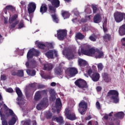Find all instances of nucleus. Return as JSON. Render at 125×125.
<instances>
[{
    "label": "nucleus",
    "instance_id": "f257e3e1",
    "mask_svg": "<svg viewBox=\"0 0 125 125\" xmlns=\"http://www.w3.org/2000/svg\"><path fill=\"white\" fill-rule=\"evenodd\" d=\"M40 51L36 50L34 48L30 49L27 54V61L25 63V66L27 68L35 69L37 66V62L34 59V56H39Z\"/></svg>",
    "mask_w": 125,
    "mask_h": 125
},
{
    "label": "nucleus",
    "instance_id": "f03ea898",
    "mask_svg": "<svg viewBox=\"0 0 125 125\" xmlns=\"http://www.w3.org/2000/svg\"><path fill=\"white\" fill-rule=\"evenodd\" d=\"M75 85L78 86L79 88H81L82 90H85L88 88V85H87V83L85 80L79 79H77L74 83Z\"/></svg>",
    "mask_w": 125,
    "mask_h": 125
},
{
    "label": "nucleus",
    "instance_id": "7ed1b4c3",
    "mask_svg": "<svg viewBox=\"0 0 125 125\" xmlns=\"http://www.w3.org/2000/svg\"><path fill=\"white\" fill-rule=\"evenodd\" d=\"M112 95L110 99L113 100L114 103H119V92L116 90H110L107 93V96Z\"/></svg>",
    "mask_w": 125,
    "mask_h": 125
},
{
    "label": "nucleus",
    "instance_id": "20e7f679",
    "mask_svg": "<svg viewBox=\"0 0 125 125\" xmlns=\"http://www.w3.org/2000/svg\"><path fill=\"white\" fill-rule=\"evenodd\" d=\"M17 18H18V15L15 14L9 19L8 22L9 24H11L9 26L10 29H13L15 28L16 25L18 24H19V21H16Z\"/></svg>",
    "mask_w": 125,
    "mask_h": 125
},
{
    "label": "nucleus",
    "instance_id": "39448f33",
    "mask_svg": "<svg viewBox=\"0 0 125 125\" xmlns=\"http://www.w3.org/2000/svg\"><path fill=\"white\" fill-rule=\"evenodd\" d=\"M87 74L93 82H98L100 79V74L97 72H93L92 69H89L88 70Z\"/></svg>",
    "mask_w": 125,
    "mask_h": 125
},
{
    "label": "nucleus",
    "instance_id": "423d86ee",
    "mask_svg": "<svg viewBox=\"0 0 125 125\" xmlns=\"http://www.w3.org/2000/svg\"><path fill=\"white\" fill-rule=\"evenodd\" d=\"M65 73L67 76L75 77L79 72L78 71V69L75 67H69L65 69Z\"/></svg>",
    "mask_w": 125,
    "mask_h": 125
},
{
    "label": "nucleus",
    "instance_id": "0eeeda50",
    "mask_svg": "<svg viewBox=\"0 0 125 125\" xmlns=\"http://www.w3.org/2000/svg\"><path fill=\"white\" fill-rule=\"evenodd\" d=\"M57 35L59 41H63L67 37V30L66 29H59L57 31Z\"/></svg>",
    "mask_w": 125,
    "mask_h": 125
},
{
    "label": "nucleus",
    "instance_id": "6e6552de",
    "mask_svg": "<svg viewBox=\"0 0 125 125\" xmlns=\"http://www.w3.org/2000/svg\"><path fill=\"white\" fill-rule=\"evenodd\" d=\"M96 49H94L93 48H91L87 49H82L81 52L84 55H87V56H94L95 54Z\"/></svg>",
    "mask_w": 125,
    "mask_h": 125
},
{
    "label": "nucleus",
    "instance_id": "1a4fd4ad",
    "mask_svg": "<svg viewBox=\"0 0 125 125\" xmlns=\"http://www.w3.org/2000/svg\"><path fill=\"white\" fill-rule=\"evenodd\" d=\"M79 111L80 114H81V115H83V113L86 111V109L87 108V103L84 100L82 101L79 103Z\"/></svg>",
    "mask_w": 125,
    "mask_h": 125
},
{
    "label": "nucleus",
    "instance_id": "9d476101",
    "mask_svg": "<svg viewBox=\"0 0 125 125\" xmlns=\"http://www.w3.org/2000/svg\"><path fill=\"white\" fill-rule=\"evenodd\" d=\"M45 56L49 59H54L55 57H58L57 51L53 50H49L45 53Z\"/></svg>",
    "mask_w": 125,
    "mask_h": 125
},
{
    "label": "nucleus",
    "instance_id": "9b49d317",
    "mask_svg": "<svg viewBox=\"0 0 125 125\" xmlns=\"http://www.w3.org/2000/svg\"><path fill=\"white\" fill-rule=\"evenodd\" d=\"M115 21L117 23H120L124 20V13L120 12H116L114 13Z\"/></svg>",
    "mask_w": 125,
    "mask_h": 125
},
{
    "label": "nucleus",
    "instance_id": "f8f14e48",
    "mask_svg": "<svg viewBox=\"0 0 125 125\" xmlns=\"http://www.w3.org/2000/svg\"><path fill=\"white\" fill-rule=\"evenodd\" d=\"M47 102H48V100L47 98H44L42 99V101L40 103L38 104L36 106L37 110H42L43 109L46 104H47Z\"/></svg>",
    "mask_w": 125,
    "mask_h": 125
},
{
    "label": "nucleus",
    "instance_id": "ddd939ff",
    "mask_svg": "<svg viewBox=\"0 0 125 125\" xmlns=\"http://www.w3.org/2000/svg\"><path fill=\"white\" fill-rule=\"evenodd\" d=\"M36 8H37V6L35 2H31L29 3L28 4V6L27 8V10L29 14H31V13H33V12H35Z\"/></svg>",
    "mask_w": 125,
    "mask_h": 125
},
{
    "label": "nucleus",
    "instance_id": "4468645a",
    "mask_svg": "<svg viewBox=\"0 0 125 125\" xmlns=\"http://www.w3.org/2000/svg\"><path fill=\"white\" fill-rule=\"evenodd\" d=\"M15 11H16V8L11 5H7L3 9L5 14H7V12H15Z\"/></svg>",
    "mask_w": 125,
    "mask_h": 125
},
{
    "label": "nucleus",
    "instance_id": "2eb2a0df",
    "mask_svg": "<svg viewBox=\"0 0 125 125\" xmlns=\"http://www.w3.org/2000/svg\"><path fill=\"white\" fill-rule=\"evenodd\" d=\"M104 57V52L99 49H96V52L94 54V58L96 59H101Z\"/></svg>",
    "mask_w": 125,
    "mask_h": 125
},
{
    "label": "nucleus",
    "instance_id": "dca6fc26",
    "mask_svg": "<svg viewBox=\"0 0 125 125\" xmlns=\"http://www.w3.org/2000/svg\"><path fill=\"white\" fill-rule=\"evenodd\" d=\"M55 75L57 76H62L63 75V68L60 66L56 67L54 70Z\"/></svg>",
    "mask_w": 125,
    "mask_h": 125
},
{
    "label": "nucleus",
    "instance_id": "f3484780",
    "mask_svg": "<svg viewBox=\"0 0 125 125\" xmlns=\"http://www.w3.org/2000/svg\"><path fill=\"white\" fill-rule=\"evenodd\" d=\"M52 121H56L57 123H59V125H63L64 124V120L63 119V117L60 116L58 117L57 116H53L52 118Z\"/></svg>",
    "mask_w": 125,
    "mask_h": 125
},
{
    "label": "nucleus",
    "instance_id": "a211bd4d",
    "mask_svg": "<svg viewBox=\"0 0 125 125\" xmlns=\"http://www.w3.org/2000/svg\"><path fill=\"white\" fill-rule=\"evenodd\" d=\"M62 106V103L60 99H58L56 101V107L57 109V114L60 113V109Z\"/></svg>",
    "mask_w": 125,
    "mask_h": 125
},
{
    "label": "nucleus",
    "instance_id": "6ab92c4d",
    "mask_svg": "<svg viewBox=\"0 0 125 125\" xmlns=\"http://www.w3.org/2000/svg\"><path fill=\"white\" fill-rule=\"evenodd\" d=\"M16 92L18 96L19 101H22V97L23 96V94H22V91L20 90L19 87H16Z\"/></svg>",
    "mask_w": 125,
    "mask_h": 125
},
{
    "label": "nucleus",
    "instance_id": "aec40b11",
    "mask_svg": "<svg viewBox=\"0 0 125 125\" xmlns=\"http://www.w3.org/2000/svg\"><path fill=\"white\" fill-rule=\"evenodd\" d=\"M102 18H101V16L99 14H97L94 16L93 18L94 23H98L101 22Z\"/></svg>",
    "mask_w": 125,
    "mask_h": 125
},
{
    "label": "nucleus",
    "instance_id": "412c9836",
    "mask_svg": "<svg viewBox=\"0 0 125 125\" xmlns=\"http://www.w3.org/2000/svg\"><path fill=\"white\" fill-rule=\"evenodd\" d=\"M78 65L80 67H85L87 65V62L83 60L82 59H79L78 61Z\"/></svg>",
    "mask_w": 125,
    "mask_h": 125
},
{
    "label": "nucleus",
    "instance_id": "4be33fe9",
    "mask_svg": "<svg viewBox=\"0 0 125 125\" xmlns=\"http://www.w3.org/2000/svg\"><path fill=\"white\" fill-rule=\"evenodd\" d=\"M66 118L68 120H70V121H75V120L78 119V117H76V114H75L74 112L69 113V114L66 116Z\"/></svg>",
    "mask_w": 125,
    "mask_h": 125
},
{
    "label": "nucleus",
    "instance_id": "5701e85b",
    "mask_svg": "<svg viewBox=\"0 0 125 125\" xmlns=\"http://www.w3.org/2000/svg\"><path fill=\"white\" fill-rule=\"evenodd\" d=\"M119 33L120 36H125V24L119 27Z\"/></svg>",
    "mask_w": 125,
    "mask_h": 125
},
{
    "label": "nucleus",
    "instance_id": "b1692460",
    "mask_svg": "<svg viewBox=\"0 0 125 125\" xmlns=\"http://www.w3.org/2000/svg\"><path fill=\"white\" fill-rule=\"evenodd\" d=\"M47 11V5L46 4H42L40 7V12L42 14L45 13Z\"/></svg>",
    "mask_w": 125,
    "mask_h": 125
},
{
    "label": "nucleus",
    "instance_id": "393cba45",
    "mask_svg": "<svg viewBox=\"0 0 125 125\" xmlns=\"http://www.w3.org/2000/svg\"><path fill=\"white\" fill-rule=\"evenodd\" d=\"M42 98V94L40 91H38L36 92L35 96H34V100L35 101H39L40 99Z\"/></svg>",
    "mask_w": 125,
    "mask_h": 125
},
{
    "label": "nucleus",
    "instance_id": "a878e982",
    "mask_svg": "<svg viewBox=\"0 0 125 125\" xmlns=\"http://www.w3.org/2000/svg\"><path fill=\"white\" fill-rule=\"evenodd\" d=\"M53 69V65L52 64H46L44 65L43 70L45 71H51Z\"/></svg>",
    "mask_w": 125,
    "mask_h": 125
},
{
    "label": "nucleus",
    "instance_id": "bb28decb",
    "mask_svg": "<svg viewBox=\"0 0 125 125\" xmlns=\"http://www.w3.org/2000/svg\"><path fill=\"white\" fill-rule=\"evenodd\" d=\"M26 73L29 76H31V77H34V76H36V74L37 72H36V70L34 69H27Z\"/></svg>",
    "mask_w": 125,
    "mask_h": 125
},
{
    "label": "nucleus",
    "instance_id": "cd10ccee",
    "mask_svg": "<svg viewBox=\"0 0 125 125\" xmlns=\"http://www.w3.org/2000/svg\"><path fill=\"white\" fill-rule=\"evenodd\" d=\"M52 5L57 8L60 6V1L59 0H52L51 1Z\"/></svg>",
    "mask_w": 125,
    "mask_h": 125
},
{
    "label": "nucleus",
    "instance_id": "c85d7f7f",
    "mask_svg": "<svg viewBox=\"0 0 125 125\" xmlns=\"http://www.w3.org/2000/svg\"><path fill=\"white\" fill-rule=\"evenodd\" d=\"M48 7L49 12H50L51 13H53V14H55V13H56V7L50 4L48 5Z\"/></svg>",
    "mask_w": 125,
    "mask_h": 125
},
{
    "label": "nucleus",
    "instance_id": "c756f323",
    "mask_svg": "<svg viewBox=\"0 0 125 125\" xmlns=\"http://www.w3.org/2000/svg\"><path fill=\"white\" fill-rule=\"evenodd\" d=\"M125 114L123 112H119L117 113L114 114V117L117 118L118 119H120V120H122L123 118H124Z\"/></svg>",
    "mask_w": 125,
    "mask_h": 125
},
{
    "label": "nucleus",
    "instance_id": "7c9ffc66",
    "mask_svg": "<svg viewBox=\"0 0 125 125\" xmlns=\"http://www.w3.org/2000/svg\"><path fill=\"white\" fill-rule=\"evenodd\" d=\"M62 15L63 18V19H67V18H69L70 17V13L66 11H62Z\"/></svg>",
    "mask_w": 125,
    "mask_h": 125
},
{
    "label": "nucleus",
    "instance_id": "2f4dec72",
    "mask_svg": "<svg viewBox=\"0 0 125 125\" xmlns=\"http://www.w3.org/2000/svg\"><path fill=\"white\" fill-rule=\"evenodd\" d=\"M76 38L78 40H83L84 39V35H83L81 32H79L76 34Z\"/></svg>",
    "mask_w": 125,
    "mask_h": 125
},
{
    "label": "nucleus",
    "instance_id": "473e14b6",
    "mask_svg": "<svg viewBox=\"0 0 125 125\" xmlns=\"http://www.w3.org/2000/svg\"><path fill=\"white\" fill-rule=\"evenodd\" d=\"M66 56L67 57V58L69 59V60L71 59H74L75 57V56L74 55V53L72 52H68L66 54Z\"/></svg>",
    "mask_w": 125,
    "mask_h": 125
},
{
    "label": "nucleus",
    "instance_id": "72a5a7b5",
    "mask_svg": "<svg viewBox=\"0 0 125 125\" xmlns=\"http://www.w3.org/2000/svg\"><path fill=\"white\" fill-rule=\"evenodd\" d=\"M51 16L54 22H55V23H59V19H58V17H57V15L56 13L52 15Z\"/></svg>",
    "mask_w": 125,
    "mask_h": 125
},
{
    "label": "nucleus",
    "instance_id": "f704fd0d",
    "mask_svg": "<svg viewBox=\"0 0 125 125\" xmlns=\"http://www.w3.org/2000/svg\"><path fill=\"white\" fill-rule=\"evenodd\" d=\"M18 29H22V28H25V23L24 21L21 20L18 24Z\"/></svg>",
    "mask_w": 125,
    "mask_h": 125
},
{
    "label": "nucleus",
    "instance_id": "c9c22d12",
    "mask_svg": "<svg viewBox=\"0 0 125 125\" xmlns=\"http://www.w3.org/2000/svg\"><path fill=\"white\" fill-rule=\"evenodd\" d=\"M104 40H106V41H111V35L109 34H105L104 36L103 37Z\"/></svg>",
    "mask_w": 125,
    "mask_h": 125
},
{
    "label": "nucleus",
    "instance_id": "e433bc0d",
    "mask_svg": "<svg viewBox=\"0 0 125 125\" xmlns=\"http://www.w3.org/2000/svg\"><path fill=\"white\" fill-rule=\"evenodd\" d=\"M15 123H16V118L13 117H12L11 120L9 121L8 124H9V125H14Z\"/></svg>",
    "mask_w": 125,
    "mask_h": 125
},
{
    "label": "nucleus",
    "instance_id": "4c0bfd02",
    "mask_svg": "<svg viewBox=\"0 0 125 125\" xmlns=\"http://www.w3.org/2000/svg\"><path fill=\"white\" fill-rule=\"evenodd\" d=\"M37 44L39 48H40V49H44L45 48V44L41 42H39Z\"/></svg>",
    "mask_w": 125,
    "mask_h": 125
},
{
    "label": "nucleus",
    "instance_id": "58836bf2",
    "mask_svg": "<svg viewBox=\"0 0 125 125\" xmlns=\"http://www.w3.org/2000/svg\"><path fill=\"white\" fill-rule=\"evenodd\" d=\"M92 8L93 10V13L95 14L97 12L98 8H97V5H92Z\"/></svg>",
    "mask_w": 125,
    "mask_h": 125
},
{
    "label": "nucleus",
    "instance_id": "ea45409f",
    "mask_svg": "<svg viewBox=\"0 0 125 125\" xmlns=\"http://www.w3.org/2000/svg\"><path fill=\"white\" fill-rule=\"evenodd\" d=\"M24 76V71L23 70H18L17 72V77H23Z\"/></svg>",
    "mask_w": 125,
    "mask_h": 125
},
{
    "label": "nucleus",
    "instance_id": "a19ab883",
    "mask_svg": "<svg viewBox=\"0 0 125 125\" xmlns=\"http://www.w3.org/2000/svg\"><path fill=\"white\" fill-rule=\"evenodd\" d=\"M46 118L48 119H51L52 118V113L50 111L47 112L46 113Z\"/></svg>",
    "mask_w": 125,
    "mask_h": 125
},
{
    "label": "nucleus",
    "instance_id": "79ce46f5",
    "mask_svg": "<svg viewBox=\"0 0 125 125\" xmlns=\"http://www.w3.org/2000/svg\"><path fill=\"white\" fill-rule=\"evenodd\" d=\"M97 67L99 71H102L103 70V64L102 63H100L98 64Z\"/></svg>",
    "mask_w": 125,
    "mask_h": 125
},
{
    "label": "nucleus",
    "instance_id": "37998d69",
    "mask_svg": "<svg viewBox=\"0 0 125 125\" xmlns=\"http://www.w3.org/2000/svg\"><path fill=\"white\" fill-rule=\"evenodd\" d=\"M41 93V95L46 96L47 95V90H43L40 91Z\"/></svg>",
    "mask_w": 125,
    "mask_h": 125
},
{
    "label": "nucleus",
    "instance_id": "c03bdc74",
    "mask_svg": "<svg viewBox=\"0 0 125 125\" xmlns=\"http://www.w3.org/2000/svg\"><path fill=\"white\" fill-rule=\"evenodd\" d=\"M102 76L103 80H104L109 77V74H108L107 73H102Z\"/></svg>",
    "mask_w": 125,
    "mask_h": 125
},
{
    "label": "nucleus",
    "instance_id": "a18cd8bd",
    "mask_svg": "<svg viewBox=\"0 0 125 125\" xmlns=\"http://www.w3.org/2000/svg\"><path fill=\"white\" fill-rule=\"evenodd\" d=\"M64 114H65L66 117L68 116V115H70V110H69V109L68 108H65V111H64Z\"/></svg>",
    "mask_w": 125,
    "mask_h": 125
},
{
    "label": "nucleus",
    "instance_id": "49530a36",
    "mask_svg": "<svg viewBox=\"0 0 125 125\" xmlns=\"http://www.w3.org/2000/svg\"><path fill=\"white\" fill-rule=\"evenodd\" d=\"M41 77L43 79H44V80H46L47 79H49V76H48V75L44 74H42Z\"/></svg>",
    "mask_w": 125,
    "mask_h": 125
},
{
    "label": "nucleus",
    "instance_id": "de8ad7c7",
    "mask_svg": "<svg viewBox=\"0 0 125 125\" xmlns=\"http://www.w3.org/2000/svg\"><path fill=\"white\" fill-rule=\"evenodd\" d=\"M89 39L90 41H91V42H96V37H94V36H90Z\"/></svg>",
    "mask_w": 125,
    "mask_h": 125
},
{
    "label": "nucleus",
    "instance_id": "09e8293b",
    "mask_svg": "<svg viewBox=\"0 0 125 125\" xmlns=\"http://www.w3.org/2000/svg\"><path fill=\"white\" fill-rule=\"evenodd\" d=\"M96 106L98 110H100L101 109V105H100V103H99V102H96Z\"/></svg>",
    "mask_w": 125,
    "mask_h": 125
},
{
    "label": "nucleus",
    "instance_id": "8fccbe9b",
    "mask_svg": "<svg viewBox=\"0 0 125 125\" xmlns=\"http://www.w3.org/2000/svg\"><path fill=\"white\" fill-rule=\"evenodd\" d=\"M104 81L105 83H111V82H112V79H111V78L108 77L106 78V79H104Z\"/></svg>",
    "mask_w": 125,
    "mask_h": 125
},
{
    "label": "nucleus",
    "instance_id": "3c124183",
    "mask_svg": "<svg viewBox=\"0 0 125 125\" xmlns=\"http://www.w3.org/2000/svg\"><path fill=\"white\" fill-rule=\"evenodd\" d=\"M121 42H122V45H123V46H125V37L121 39Z\"/></svg>",
    "mask_w": 125,
    "mask_h": 125
},
{
    "label": "nucleus",
    "instance_id": "603ef678",
    "mask_svg": "<svg viewBox=\"0 0 125 125\" xmlns=\"http://www.w3.org/2000/svg\"><path fill=\"white\" fill-rule=\"evenodd\" d=\"M6 91L12 93V92H13V89L12 88H9L6 89Z\"/></svg>",
    "mask_w": 125,
    "mask_h": 125
},
{
    "label": "nucleus",
    "instance_id": "864d4df0",
    "mask_svg": "<svg viewBox=\"0 0 125 125\" xmlns=\"http://www.w3.org/2000/svg\"><path fill=\"white\" fill-rule=\"evenodd\" d=\"M20 3L22 5L23 7H24V8H26V2L24 1H21Z\"/></svg>",
    "mask_w": 125,
    "mask_h": 125
},
{
    "label": "nucleus",
    "instance_id": "5fc2aeb1",
    "mask_svg": "<svg viewBox=\"0 0 125 125\" xmlns=\"http://www.w3.org/2000/svg\"><path fill=\"white\" fill-rule=\"evenodd\" d=\"M0 79L1 81H5L6 80V76L4 75H1Z\"/></svg>",
    "mask_w": 125,
    "mask_h": 125
},
{
    "label": "nucleus",
    "instance_id": "6e6d98bb",
    "mask_svg": "<svg viewBox=\"0 0 125 125\" xmlns=\"http://www.w3.org/2000/svg\"><path fill=\"white\" fill-rule=\"evenodd\" d=\"M9 113L10 114V116H13V115H14V112H13V110L11 109L9 110Z\"/></svg>",
    "mask_w": 125,
    "mask_h": 125
},
{
    "label": "nucleus",
    "instance_id": "4d7b16f0",
    "mask_svg": "<svg viewBox=\"0 0 125 125\" xmlns=\"http://www.w3.org/2000/svg\"><path fill=\"white\" fill-rule=\"evenodd\" d=\"M114 121H116V125H120V120H118V119H114Z\"/></svg>",
    "mask_w": 125,
    "mask_h": 125
},
{
    "label": "nucleus",
    "instance_id": "13d9d810",
    "mask_svg": "<svg viewBox=\"0 0 125 125\" xmlns=\"http://www.w3.org/2000/svg\"><path fill=\"white\" fill-rule=\"evenodd\" d=\"M96 89L97 91H101V90H102V87H101V86H97Z\"/></svg>",
    "mask_w": 125,
    "mask_h": 125
},
{
    "label": "nucleus",
    "instance_id": "bf43d9fd",
    "mask_svg": "<svg viewBox=\"0 0 125 125\" xmlns=\"http://www.w3.org/2000/svg\"><path fill=\"white\" fill-rule=\"evenodd\" d=\"M29 86L32 87L33 88H35L36 87V84L35 83H31L29 84Z\"/></svg>",
    "mask_w": 125,
    "mask_h": 125
},
{
    "label": "nucleus",
    "instance_id": "052dcab7",
    "mask_svg": "<svg viewBox=\"0 0 125 125\" xmlns=\"http://www.w3.org/2000/svg\"><path fill=\"white\" fill-rule=\"evenodd\" d=\"M2 125H8L7 122L6 120H4L2 122Z\"/></svg>",
    "mask_w": 125,
    "mask_h": 125
},
{
    "label": "nucleus",
    "instance_id": "680f3d73",
    "mask_svg": "<svg viewBox=\"0 0 125 125\" xmlns=\"http://www.w3.org/2000/svg\"><path fill=\"white\" fill-rule=\"evenodd\" d=\"M108 116H109L108 115V114H105L104 115V120H108Z\"/></svg>",
    "mask_w": 125,
    "mask_h": 125
},
{
    "label": "nucleus",
    "instance_id": "e2e57ef3",
    "mask_svg": "<svg viewBox=\"0 0 125 125\" xmlns=\"http://www.w3.org/2000/svg\"><path fill=\"white\" fill-rule=\"evenodd\" d=\"M103 28L104 31L105 33L107 32V27L104 26V24H103Z\"/></svg>",
    "mask_w": 125,
    "mask_h": 125
},
{
    "label": "nucleus",
    "instance_id": "0e129e2a",
    "mask_svg": "<svg viewBox=\"0 0 125 125\" xmlns=\"http://www.w3.org/2000/svg\"><path fill=\"white\" fill-rule=\"evenodd\" d=\"M72 21L73 23H76V22H78V18H76L75 19H73Z\"/></svg>",
    "mask_w": 125,
    "mask_h": 125
},
{
    "label": "nucleus",
    "instance_id": "69168bd1",
    "mask_svg": "<svg viewBox=\"0 0 125 125\" xmlns=\"http://www.w3.org/2000/svg\"><path fill=\"white\" fill-rule=\"evenodd\" d=\"M90 119H91V116H90V115H89L85 118L86 121H88V120H90Z\"/></svg>",
    "mask_w": 125,
    "mask_h": 125
},
{
    "label": "nucleus",
    "instance_id": "338daca9",
    "mask_svg": "<svg viewBox=\"0 0 125 125\" xmlns=\"http://www.w3.org/2000/svg\"><path fill=\"white\" fill-rule=\"evenodd\" d=\"M56 85V83L55 82H52L51 83V86H55Z\"/></svg>",
    "mask_w": 125,
    "mask_h": 125
},
{
    "label": "nucleus",
    "instance_id": "774afa93",
    "mask_svg": "<svg viewBox=\"0 0 125 125\" xmlns=\"http://www.w3.org/2000/svg\"><path fill=\"white\" fill-rule=\"evenodd\" d=\"M12 76H17V72L14 71L12 73Z\"/></svg>",
    "mask_w": 125,
    "mask_h": 125
}]
</instances>
